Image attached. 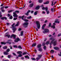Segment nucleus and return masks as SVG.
<instances>
[{"label": "nucleus", "instance_id": "obj_1", "mask_svg": "<svg viewBox=\"0 0 61 61\" xmlns=\"http://www.w3.org/2000/svg\"><path fill=\"white\" fill-rule=\"evenodd\" d=\"M50 40H52L51 41L50 45H52V44H54V46L56 45V41H54V40H55V39H54V38H50Z\"/></svg>", "mask_w": 61, "mask_h": 61}, {"label": "nucleus", "instance_id": "obj_2", "mask_svg": "<svg viewBox=\"0 0 61 61\" xmlns=\"http://www.w3.org/2000/svg\"><path fill=\"white\" fill-rule=\"evenodd\" d=\"M15 25V23H14L12 25V27L13 32V33H15V31H16V28L14 26Z\"/></svg>", "mask_w": 61, "mask_h": 61}, {"label": "nucleus", "instance_id": "obj_3", "mask_svg": "<svg viewBox=\"0 0 61 61\" xmlns=\"http://www.w3.org/2000/svg\"><path fill=\"white\" fill-rule=\"evenodd\" d=\"M36 24L37 25V27L38 29H39L40 27V23L39 21H36Z\"/></svg>", "mask_w": 61, "mask_h": 61}, {"label": "nucleus", "instance_id": "obj_4", "mask_svg": "<svg viewBox=\"0 0 61 61\" xmlns=\"http://www.w3.org/2000/svg\"><path fill=\"white\" fill-rule=\"evenodd\" d=\"M13 37V38H14V39H15L16 37V35H15L14 34H12V35H11L10 37V38H12Z\"/></svg>", "mask_w": 61, "mask_h": 61}, {"label": "nucleus", "instance_id": "obj_5", "mask_svg": "<svg viewBox=\"0 0 61 61\" xmlns=\"http://www.w3.org/2000/svg\"><path fill=\"white\" fill-rule=\"evenodd\" d=\"M28 22H26V23H24L23 24V25L25 26V27H27V25L29 24Z\"/></svg>", "mask_w": 61, "mask_h": 61}, {"label": "nucleus", "instance_id": "obj_6", "mask_svg": "<svg viewBox=\"0 0 61 61\" xmlns=\"http://www.w3.org/2000/svg\"><path fill=\"white\" fill-rule=\"evenodd\" d=\"M13 16L14 17H18V15H17V14L15 13V12H13Z\"/></svg>", "mask_w": 61, "mask_h": 61}, {"label": "nucleus", "instance_id": "obj_7", "mask_svg": "<svg viewBox=\"0 0 61 61\" xmlns=\"http://www.w3.org/2000/svg\"><path fill=\"white\" fill-rule=\"evenodd\" d=\"M49 30L48 29H45L44 30V31H43V33H48L49 32Z\"/></svg>", "mask_w": 61, "mask_h": 61}, {"label": "nucleus", "instance_id": "obj_8", "mask_svg": "<svg viewBox=\"0 0 61 61\" xmlns=\"http://www.w3.org/2000/svg\"><path fill=\"white\" fill-rule=\"evenodd\" d=\"M55 25H56V23H54L53 24V25L52 26H51V28H53V29H55V28H56V27H55Z\"/></svg>", "mask_w": 61, "mask_h": 61}, {"label": "nucleus", "instance_id": "obj_9", "mask_svg": "<svg viewBox=\"0 0 61 61\" xmlns=\"http://www.w3.org/2000/svg\"><path fill=\"white\" fill-rule=\"evenodd\" d=\"M46 12H47V14H49L50 12L49 10H48V8L46 7Z\"/></svg>", "mask_w": 61, "mask_h": 61}, {"label": "nucleus", "instance_id": "obj_10", "mask_svg": "<svg viewBox=\"0 0 61 61\" xmlns=\"http://www.w3.org/2000/svg\"><path fill=\"white\" fill-rule=\"evenodd\" d=\"M18 41H20V39L18 38H17L14 41L16 43Z\"/></svg>", "mask_w": 61, "mask_h": 61}, {"label": "nucleus", "instance_id": "obj_11", "mask_svg": "<svg viewBox=\"0 0 61 61\" xmlns=\"http://www.w3.org/2000/svg\"><path fill=\"white\" fill-rule=\"evenodd\" d=\"M54 49H55V50H59V48L57 47H54Z\"/></svg>", "mask_w": 61, "mask_h": 61}, {"label": "nucleus", "instance_id": "obj_12", "mask_svg": "<svg viewBox=\"0 0 61 61\" xmlns=\"http://www.w3.org/2000/svg\"><path fill=\"white\" fill-rule=\"evenodd\" d=\"M6 34H7V33L5 34V36H7L8 38H9L10 36V35H6Z\"/></svg>", "mask_w": 61, "mask_h": 61}, {"label": "nucleus", "instance_id": "obj_13", "mask_svg": "<svg viewBox=\"0 0 61 61\" xmlns=\"http://www.w3.org/2000/svg\"><path fill=\"white\" fill-rule=\"evenodd\" d=\"M46 24H45L43 25L42 27V30H44V29H45V27L46 26Z\"/></svg>", "mask_w": 61, "mask_h": 61}, {"label": "nucleus", "instance_id": "obj_14", "mask_svg": "<svg viewBox=\"0 0 61 61\" xmlns=\"http://www.w3.org/2000/svg\"><path fill=\"white\" fill-rule=\"evenodd\" d=\"M56 21H55V23H60V22L59 21H58V19H57L56 20Z\"/></svg>", "mask_w": 61, "mask_h": 61}, {"label": "nucleus", "instance_id": "obj_15", "mask_svg": "<svg viewBox=\"0 0 61 61\" xmlns=\"http://www.w3.org/2000/svg\"><path fill=\"white\" fill-rule=\"evenodd\" d=\"M36 43H35L32 45L31 46L32 47L36 46Z\"/></svg>", "mask_w": 61, "mask_h": 61}, {"label": "nucleus", "instance_id": "obj_16", "mask_svg": "<svg viewBox=\"0 0 61 61\" xmlns=\"http://www.w3.org/2000/svg\"><path fill=\"white\" fill-rule=\"evenodd\" d=\"M0 19H2V20H3V19H5V20H6L7 19V18H6V17H1V18H0Z\"/></svg>", "mask_w": 61, "mask_h": 61}, {"label": "nucleus", "instance_id": "obj_17", "mask_svg": "<svg viewBox=\"0 0 61 61\" xmlns=\"http://www.w3.org/2000/svg\"><path fill=\"white\" fill-rule=\"evenodd\" d=\"M22 52L21 51H18L17 52V53L18 54H21L22 53Z\"/></svg>", "mask_w": 61, "mask_h": 61}, {"label": "nucleus", "instance_id": "obj_18", "mask_svg": "<svg viewBox=\"0 0 61 61\" xmlns=\"http://www.w3.org/2000/svg\"><path fill=\"white\" fill-rule=\"evenodd\" d=\"M38 57H39L40 58L42 56V55H38Z\"/></svg>", "mask_w": 61, "mask_h": 61}, {"label": "nucleus", "instance_id": "obj_19", "mask_svg": "<svg viewBox=\"0 0 61 61\" xmlns=\"http://www.w3.org/2000/svg\"><path fill=\"white\" fill-rule=\"evenodd\" d=\"M40 7V6H37V7L36 8V10H38V9H39V8Z\"/></svg>", "mask_w": 61, "mask_h": 61}, {"label": "nucleus", "instance_id": "obj_20", "mask_svg": "<svg viewBox=\"0 0 61 61\" xmlns=\"http://www.w3.org/2000/svg\"><path fill=\"white\" fill-rule=\"evenodd\" d=\"M29 12H30V10H28L27 13L25 14V15H28V14Z\"/></svg>", "mask_w": 61, "mask_h": 61}, {"label": "nucleus", "instance_id": "obj_21", "mask_svg": "<svg viewBox=\"0 0 61 61\" xmlns=\"http://www.w3.org/2000/svg\"><path fill=\"white\" fill-rule=\"evenodd\" d=\"M4 54L5 55H8V53L6 52H4Z\"/></svg>", "mask_w": 61, "mask_h": 61}, {"label": "nucleus", "instance_id": "obj_22", "mask_svg": "<svg viewBox=\"0 0 61 61\" xmlns=\"http://www.w3.org/2000/svg\"><path fill=\"white\" fill-rule=\"evenodd\" d=\"M19 22H18L17 24L15 25V26H18V25H19Z\"/></svg>", "mask_w": 61, "mask_h": 61}, {"label": "nucleus", "instance_id": "obj_23", "mask_svg": "<svg viewBox=\"0 0 61 61\" xmlns=\"http://www.w3.org/2000/svg\"><path fill=\"white\" fill-rule=\"evenodd\" d=\"M7 47L6 46H4L3 48V49H7Z\"/></svg>", "mask_w": 61, "mask_h": 61}, {"label": "nucleus", "instance_id": "obj_24", "mask_svg": "<svg viewBox=\"0 0 61 61\" xmlns=\"http://www.w3.org/2000/svg\"><path fill=\"white\" fill-rule=\"evenodd\" d=\"M13 11H14V10H10L8 11V13H11L12 12H13Z\"/></svg>", "mask_w": 61, "mask_h": 61}, {"label": "nucleus", "instance_id": "obj_25", "mask_svg": "<svg viewBox=\"0 0 61 61\" xmlns=\"http://www.w3.org/2000/svg\"><path fill=\"white\" fill-rule=\"evenodd\" d=\"M41 44H39L38 45V48H40V47H41Z\"/></svg>", "mask_w": 61, "mask_h": 61}, {"label": "nucleus", "instance_id": "obj_26", "mask_svg": "<svg viewBox=\"0 0 61 61\" xmlns=\"http://www.w3.org/2000/svg\"><path fill=\"white\" fill-rule=\"evenodd\" d=\"M20 34L21 36H23V31H22L21 32Z\"/></svg>", "mask_w": 61, "mask_h": 61}, {"label": "nucleus", "instance_id": "obj_27", "mask_svg": "<svg viewBox=\"0 0 61 61\" xmlns=\"http://www.w3.org/2000/svg\"><path fill=\"white\" fill-rule=\"evenodd\" d=\"M49 43H50V42H49V41H47V42H46V44L47 45H48V44H49Z\"/></svg>", "mask_w": 61, "mask_h": 61}, {"label": "nucleus", "instance_id": "obj_28", "mask_svg": "<svg viewBox=\"0 0 61 61\" xmlns=\"http://www.w3.org/2000/svg\"><path fill=\"white\" fill-rule=\"evenodd\" d=\"M49 2L47 1L45 3H44V4H49Z\"/></svg>", "mask_w": 61, "mask_h": 61}, {"label": "nucleus", "instance_id": "obj_29", "mask_svg": "<svg viewBox=\"0 0 61 61\" xmlns=\"http://www.w3.org/2000/svg\"><path fill=\"white\" fill-rule=\"evenodd\" d=\"M33 4H32L30 5V7H32L33 6Z\"/></svg>", "mask_w": 61, "mask_h": 61}, {"label": "nucleus", "instance_id": "obj_30", "mask_svg": "<svg viewBox=\"0 0 61 61\" xmlns=\"http://www.w3.org/2000/svg\"><path fill=\"white\" fill-rule=\"evenodd\" d=\"M25 58H27L28 59H29V57L28 56H25Z\"/></svg>", "mask_w": 61, "mask_h": 61}, {"label": "nucleus", "instance_id": "obj_31", "mask_svg": "<svg viewBox=\"0 0 61 61\" xmlns=\"http://www.w3.org/2000/svg\"><path fill=\"white\" fill-rule=\"evenodd\" d=\"M26 54H27V52H25L23 53L22 55H26Z\"/></svg>", "mask_w": 61, "mask_h": 61}, {"label": "nucleus", "instance_id": "obj_32", "mask_svg": "<svg viewBox=\"0 0 61 61\" xmlns=\"http://www.w3.org/2000/svg\"><path fill=\"white\" fill-rule=\"evenodd\" d=\"M37 11L35 12L34 13V15H37Z\"/></svg>", "mask_w": 61, "mask_h": 61}, {"label": "nucleus", "instance_id": "obj_33", "mask_svg": "<svg viewBox=\"0 0 61 61\" xmlns=\"http://www.w3.org/2000/svg\"><path fill=\"white\" fill-rule=\"evenodd\" d=\"M18 48H20V49H22V47H21V46H18Z\"/></svg>", "mask_w": 61, "mask_h": 61}, {"label": "nucleus", "instance_id": "obj_34", "mask_svg": "<svg viewBox=\"0 0 61 61\" xmlns=\"http://www.w3.org/2000/svg\"><path fill=\"white\" fill-rule=\"evenodd\" d=\"M50 52L52 53H54V51L53 50H51L50 51Z\"/></svg>", "mask_w": 61, "mask_h": 61}, {"label": "nucleus", "instance_id": "obj_35", "mask_svg": "<svg viewBox=\"0 0 61 61\" xmlns=\"http://www.w3.org/2000/svg\"><path fill=\"white\" fill-rule=\"evenodd\" d=\"M22 56V54H20L18 56V57H21Z\"/></svg>", "mask_w": 61, "mask_h": 61}, {"label": "nucleus", "instance_id": "obj_36", "mask_svg": "<svg viewBox=\"0 0 61 61\" xmlns=\"http://www.w3.org/2000/svg\"><path fill=\"white\" fill-rule=\"evenodd\" d=\"M42 1H43L42 0H39V3H42Z\"/></svg>", "mask_w": 61, "mask_h": 61}, {"label": "nucleus", "instance_id": "obj_37", "mask_svg": "<svg viewBox=\"0 0 61 61\" xmlns=\"http://www.w3.org/2000/svg\"><path fill=\"white\" fill-rule=\"evenodd\" d=\"M10 49H7L6 51L7 52H9L10 51Z\"/></svg>", "mask_w": 61, "mask_h": 61}, {"label": "nucleus", "instance_id": "obj_38", "mask_svg": "<svg viewBox=\"0 0 61 61\" xmlns=\"http://www.w3.org/2000/svg\"><path fill=\"white\" fill-rule=\"evenodd\" d=\"M24 21L25 22H28V20L26 19H25L24 20Z\"/></svg>", "mask_w": 61, "mask_h": 61}, {"label": "nucleus", "instance_id": "obj_39", "mask_svg": "<svg viewBox=\"0 0 61 61\" xmlns=\"http://www.w3.org/2000/svg\"><path fill=\"white\" fill-rule=\"evenodd\" d=\"M27 19H30V18H31V16H30L29 17H27Z\"/></svg>", "mask_w": 61, "mask_h": 61}, {"label": "nucleus", "instance_id": "obj_40", "mask_svg": "<svg viewBox=\"0 0 61 61\" xmlns=\"http://www.w3.org/2000/svg\"><path fill=\"white\" fill-rule=\"evenodd\" d=\"M1 44H3L4 45H5L6 43L5 42H1Z\"/></svg>", "mask_w": 61, "mask_h": 61}, {"label": "nucleus", "instance_id": "obj_41", "mask_svg": "<svg viewBox=\"0 0 61 61\" xmlns=\"http://www.w3.org/2000/svg\"><path fill=\"white\" fill-rule=\"evenodd\" d=\"M40 58L38 57H37L36 58V60H39V59H40Z\"/></svg>", "mask_w": 61, "mask_h": 61}, {"label": "nucleus", "instance_id": "obj_42", "mask_svg": "<svg viewBox=\"0 0 61 61\" xmlns=\"http://www.w3.org/2000/svg\"><path fill=\"white\" fill-rule=\"evenodd\" d=\"M46 7L45 8V7H43L42 8V9L43 10H45V9L46 10Z\"/></svg>", "mask_w": 61, "mask_h": 61}, {"label": "nucleus", "instance_id": "obj_43", "mask_svg": "<svg viewBox=\"0 0 61 61\" xmlns=\"http://www.w3.org/2000/svg\"><path fill=\"white\" fill-rule=\"evenodd\" d=\"M10 19H12L13 18V16H11L9 18Z\"/></svg>", "mask_w": 61, "mask_h": 61}, {"label": "nucleus", "instance_id": "obj_44", "mask_svg": "<svg viewBox=\"0 0 61 61\" xmlns=\"http://www.w3.org/2000/svg\"><path fill=\"white\" fill-rule=\"evenodd\" d=\"M19 11L16 10L15 11V13H19Z\"/></svg>", "mask_w": 61, "mask_h": 61}, {"label": "nucleus", "instance_id": "obj_45", "mask_svg": "<svg viewBox=\"0 0 61 61\" xmlns=\"http://www.w3.org/2000/svg\"><path fill=\"white\" fill-rule=\"evenodd\" d=\"M44 50H46V46H44Z\"/></svg>", "mask_w": 61, "mask_h": 61}, {"label": "nucleus", "instance_id": "obj_46", "mask_svg": "<svg viewBox=\"0 0 61 61\" xmlns=\"http://www.w3.org/2000/svg\"><path fill=\"white\" fill-rule=\"evenodd\" d=\"M13 46L14 48H17L18 47L16 45H14Z\"/></svg>", "mask_w": 61, "mask_h": 61}, {"label": "nucleus", "instance_id": "obj_47", "mask_svg": "<svg viewBox=\"0 0 61 61\" xmlns=\"http://www.w3.org/2000/svg\"><path fill=\"white\" fill-rule=\"evenodd\" d=\"M32 60H36V59L35 58H32Z\"/></svg>", "mask_w": 61, "mask_h": 61}, {"label": "nucleus", "instance_id": "obj_48", "mask_svg": "<svg viewBox=\"0 0 61 61\" xmlns=\"http://www.w3.org/2000/svg\"><path fill=\"white\" fill-rule=\"evenodd\" d=\"M39 50L40 51H41V52L42 51V49L41 48L39 49Z\"/></svg>", "mask_w": 61, "mask_h": 61}, {"label": "nucleus", "instance_id": "obj_49", "mask_svg": "<svg viewBox=\"0 0 61 61\" xmlns=\"http://www.w3.org/2000/svg\"><path fill=\"white\" fill-rule=\"evenodd\" d=\"M17 19V18H14L13 19V20H16Z\"/></svg>", "mask_w": 61, "mask_h": 61}, {"label": "nucleus", "instance_id": "obj_50", "mask_svg": "<svg viewBox=\"0 0 61 61\" xmlns=\"http://www.w3.org/2000/svg\"><path fill=\"white\" fill-rule=\"evenodd\" d=\"M52 4H51V6H53V3H54L53 1H52L51 2Z\"/></svg>", "mask_w": 61, "mask_h": 61}, {"label": "nucleus", "instance_id": "obj_51", "mask_svg": "<svg viewBox=\"0 0 61 61\" xmlns=\"http://www.w3.org/2000/svg\"><path fill=\"white\" fill-rule=\"evenodd\" d=\"M25 17V16H21L22 19V20H24V17Z\"/></svg>", "mask_w": 61, "mask_h": 61}, {"label": "nucleus", "instance_id": "obj_52", "mask_svg": "<svg viewBox=\"0 0 61 61\" xmlns=\"http://www.w3.org/2000/svg\"><path fill=\"white\" fill-rule=\"evenodd\" d=\"M49 26L50 27L51 26V23H50L49 25Z\"/></svg>", "mask_w": 61, "mask_h": 61}, {"label": "nucleus", "instance_id": "obj_53", "mask_svg": "<svg viewBox=\"0 0 61 61\" xmlns=\"http://www.w3.org/2000/svg\"><path fill=\"white\" fill-rule=\"evenodd\" d=\"M2 15H1V12L0 11V17H2Z\"/></svg>", "mask_w": 61, "mask_h": 61}, {"label": "nucleus", "instance_id": "obj_54", "mask_svg": "<svg viewBox=\"0 0 61 61\" xmlns=\"http://www.w3.org/2000/svg\"><path fill=\"white\" fill-rule=\"evenodd\" d=\"M1 11L2 12L4 13V12H5V10H1Z\"/></svg>", "mask_w": 61, "mask_h": 61}, {"label": "nucleus", "instance_id": "obj_55", "mask_svg": "<svg viewBox=\"0 0 61 61\" xmlns=\"http://www.w3.org/2000/svg\"><path fill=\"white\" fill-rule=\"evenodd\" d=\"M7 15H8V17H9L10 16H11V15L9 14H8Z\"/></svg>", "mask_w": 61, "mask_h": 61}, {"label": "nucleus", "instance_id": "obj_56", "mask_svg": "<svg viewBox=\"0 0 61 61\" xmlns=\"http://www.w3.org/2000/svg\"><path fill=\"white\" fill-rule=\"evenodd\" d=\"M8 58H10L11 57V56L10 55H9L8 56Z\"/></svg>", "mask_w": 61, "mask_h": 61}, {"label": "nucleus", "instance_id": "obj_57", "mask_svg": "<svg viewBox=\"0 0 61 61\" xmlns=\"http://www.w3.org/2000/svg\"><path fill=\"white\" fill-rule=\"evenodd\" d=\"M4 6H3L2 7H1L0 8V9H4Z\"/></svg>", "mask_w": 61, "mask_h": 61}, {"label": "nucleus", "instance_id": "obj_58", "mask_svg": "<svg viewBox=\"0 0 61 61\" xmlns=\"http://www.w3.org/2000/svg\"><path fill=\"white\" fill-rule=\"evenodd\" d=\"M42 13L43 14H45V13H46V12H45L44 11H43L42 12Z\"/></svg>", "mask_w": 61, "mask_h": 61}, {"label": "nucleus", "instance_id": "obj_59", "mask_svg": "<svg viewBox=\"0 0 61 61\" xmlns=\"http://www.w3.org/2000/svg\"><path fill=\"white\" fill-rule=\"evenodd\" d=\"M10 47V49H12V46H9Z\"/></svg>", "mask_w": 61, "mask_h": 61}, {"label": "nucleus", "instance_id": "obj_60", "mask_svg": "<svg viewBox=\"0 0 61 61\" xmlns=\"http://www.w3.org/2000/svg\"><path fill=\"white\" fill-rule=\"evenodd\" d=\"M7 43H8L10 45L11 44V42H7Z\"/></svg>", "mask_w": 61, "mask_h": 61}, {"label": "nucleus", "instance_id": "obj_61", "mask_svg": "<svg viewBox=\"0 0 61 61\" xmlns=\"http://www.w3.org/2000/svg\"><path fill=\"white\" fill-rule=\"evenodd\" d=\"M6 25H10V24L9 23H6Z\"/></svg>", "mask_w": 61, "mask_h": 61}, {"label": "nucleus", "instance_id": "obj_62", "mask_svg": "<svg viewBox=\"0 0 61 61\" xmlns=\"http://www.w3.org/2000/svg\"><path fill=\"white\" fill-rule=\"evenodd\" d=\"M8 8V7L7 6H6L5 7V8Z\"/></svg>", "mask_w": 61, "mask_h": 61}, {"label": "nucleus", "instance_id": "obj_63", "mask_svg": "<svg viewBox=\"0 0 61 61\" xmlns=\"http://www.w3.org/2000/svg\"><path fill=\"white\" fill-rule=\"evenodd\" d=\"M51 12H52L53 11V8H51Z\"/></svg>", "mask_w": 61, "mask_h": 61}, {"label": "nucleus", "instance_id": "obj_64", "mask_svg": "<svg viewBox=\"0 0 61 61\" xmlns=\"http://www.w3.org/2000/svg\"><path fill=\"white\" fill-rule=\"evenodd\" d=\"M58 55H59L60 56H61V52H60V54H58Z\"/></svg>", "mask_w": 61, "mask_h": 61}]
</instances>
